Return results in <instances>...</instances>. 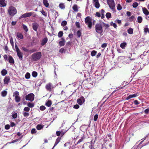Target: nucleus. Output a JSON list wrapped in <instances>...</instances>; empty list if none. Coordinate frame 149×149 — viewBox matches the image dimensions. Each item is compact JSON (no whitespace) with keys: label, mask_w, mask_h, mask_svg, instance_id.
Returning <instances> with one entry per match:
<instances>
[{"label":"nucleus","mask_w":149,"mask_h":149,"mask_svg":"<svg viewBox=\"0 0 149 149\" xmlns=\"http://www.w3.org/2000/svg\"><path fill=\"white\" fill-rule=\"evenodd\" d=\"M42 56L40 52H37L33 54L31 56V59L33 61H38L40 60Z\"/></svg>","instance_id":"f257e3e1"},{"label":"nucleus","mask_w":149,"mask_h":149,"mask_svg":"<svg viewBox=\"0 0 149 149\" xmlns=\"http://www.w3.org/2000/svg\"><path fill=\"white\" fill-rule=\"evenodd\" d=\"M102 25V22L97 23L95 26L96 31L99 34H102L103 32Z\"/></svg>","instance_id":"f03ea898"},{"label":"nucleus","mask_w":149,"mask_h":149,"mask_svg":"<svg viewBox=\"0 0 149 149\" xmlns=\"http://www.w3.org/2000/svg\"><path fill=\"white\" fill-rule=\"evenodd\" d=\"M17 13V10L15 7L12 6L9 7L8 9V13L10 16H14Z\"/></svg>","instance_id":"7ed1b4c3"},{"label":"nucleus","mask_w":149,"mask_h":149,"mask_svg":"<svg viewBox=\"0 0 149 149\" xmlns=\"http://www.w3.org/2000/svg\"><path fill=\"white\" fill-rule=\"evenodd\" d=\"M85 22L86 24L88 25V28L90 29H91L92 23L90 17H87L85 19Z\"/></svg>","instance_id":"20e7f679"},{"label":"nucleus","mask_w":149,"mask_h":149,"mask_svg":"<svg viewBox=\"0 0 149 149\" xmlns=\"http://www.w3.org/2000/svg\"><path fill=\"white\" fill-rule=\"evenodd\" d=\"M107 1L110 8L113 10L115 9V6L114 0H107Z\"/></svg>","instance_id":"39448f33"},{"label":"nucleus","mask_w":149,"mask_h":149,"mask_svg":"<svg viewBox=\"0 0 149 149\" xmlns=\"http://www.w3.org/2000/svg\"><path fill=\"white\" fill-rule=\"evenodd\" d=\"M34 95L32 93H30L26 95L25 97V99L26 100H29L30 101H32L34 100Z\"/></svg>","instance_id":"423d86ee"},{"label":"nucleus","mask_w":149,"mask_h":149,"mask_svg":"<svg viewBox=\"0 0 149 149\" xmlns=\"http://www.w3.org/2000/svg\"><path fill=\"white\" fill-rule=\"evenodd\" d=\"M54 87L53 86L51 83L47 84L45 86L46 89L47 91H51Z\"/></svg>","instance_id":"0eeeda50"},{"label":"nucleus","mask_w":149,"mask_h":149,"mask_svg":"<svg viewBox=\"0 0 149 149\" xmlns=\"http://www.w3.org/2000/svg\"><path fill=\"white\" fill-rule=\"evenodd\" d=\"M33 14L32 12H29L24 14L22 15L21 16L19 17V19H21L23 18H26L29 17L31 16Z\"/></svg>","instance_id":"6e6552de"},{"label":"nucleus","mask_w":149,"mask_h":149,"mask_svg":"<svg viewBox=\"0 0 149 149\" xmlns=\"http://www.w3.org/2000/svg\"><path fill=\"white\" fill-rule=\"evenodd\" d=\"M85 101V98L83 96L81 97L79 99L77 100V102L80 105L82 104Z\"/></svg>","instance_id":"1a4fd4ad"},{"label":"nucleus","mask_w":149,"mask_h":149,"mask_svg":"<svg viewBox=\"0 0 149 149\" xmlns=\"http://www.w3.org/2000/svg\"><path fill=\"white\" fill-rule=\"evenodd\" d=\"M139 95V93H138L136 94L129 95L126 98V100H128L132 98L136 97L137 96H138Z\"/></svg>","instance_id":"9d476101"},{"label":"nucleus","mask_w":149,"mask_h":149,"mask_svg":"<svg viewBox=\"0 0 149 149\" xmlns=\"http://www.w3.org/2000/svg\"><path fill=\"white\" fill-rule=\"evenodd\" d=\"M32 28L33 30L35 31H37L38 30V27L39 26V24L37 23H33L32 24Z\"/></svg>","instance_id":"9b49d317"},{"label":"nucleus","mask_w":149,"mask_h":149,"mask_svg":"<svg viewBox=\"0 0 149 149\" xmlns=\"http://www.w3.org/2000/svg\"><path fill=\"white\" fill-rule=\"evenodd\" d=\"M93 2L95 7L97 8H99L100 6L98 2V0H93Z\"/></svg>","instance_id":"f8f14e48"},{"label":"nucleus","mask_w":149,"mask_h":149,"mask_svg":"<svg viewBox=\"0 0 149 149\" xmlns=\"http://www.w3.org/2000/svg\"><path fill=\"white\" fill-rule=\"evenodd\" d=\"M10 78L9 76H6L5 77L4 79V84H8V83L10 82Z\"/></svg>","instance_id":"ddd939ff"},{"label":"nucleus","mask_w":149,"mask_h":149,"mask_svg":"<svg viewBox=\"0 0 149 149\" xmlns=\"http://www.w3.org/2000/svg\"><path fill=\"white\" fill-rule=\"evenodd\" d=\"M142 10L144 14L146 15H149V12L146 8H143Z\"/></svg>","instance_id":"4468645a"},{"label":"nucleus","mask_w":149,"mask_h":149,"mask_svg":"<svg viewBox=\"0 0 149 149\" xmlns=\"http://www.w3.org/2000/svg\"><path fill=\"white\" fill-rule=\"evenodd\" d=\"M17 37L20 39H23L24 38L23 35L20 32H18L16 34Z\"/></svg>","instance_id":"2eb2a0df"},{"label":"nucleus","mask_w":149,"mask_h":149,"mask_svg":"<svg viewBox=\"0 0 149 149\" xmlns=\"http://www.w3.org/2000/svg\"><path fill=\"white\" fill-rule=\"evenodd\" d=\"M48 41V39L47 38H45L43 39L42 40L41 45L42 46H43Z\"/></svg>","instance_id":"dca6fc26"},{"label":"nucleus","mask_w":149,"mask_h":149,"mask_svg":"<svg viewBox=\"0 0 149 149\" xmlns=\"http://www.w3.org/2000/svg\"><path fill=\"white\" fill-rule=\"evenodd\" d=\"M5 1V0H0V6L1 7H4L6 6V4Z\"/></svg>","instance_id":"f3484780"},{"label":"nucleus","mask_w":149,"mask_h":149,"mask_svg":"<svg viewBox=\"0 0 149 149\" xmlns=\"http://www.w3.org/2000/svg\"><path fill=\"white\" fill-rule=\"evenodd\" d=\"M44 5L47 8L49 6V3L48 0H43Z\"/></svg>","instance_id":"a211bd4d"},{"label":"nucleus","mask_w":149,"mask_h":149,"mask_svg":"<svg viewBox=\"0 0 149 149\" xmlns=\"http://www.w3.org/2000/svg\"><path fill=\"white\" fill-rule=\"evenodd\" d=\"M9 62L10 63H14V61L12 56H10L8 57Z\"/></svg>","instance_id":"6ab92c4d"},{"label":"nucleus","mask_w":149,"mask_h":149,"mask_svg":"<svg viewBox=\"0 0 149 149\" xmlns=\"http://www.w3.org/2000/svg\"><path fill=\"white\" fill-rule=\"evenodd\" d=\"M7 92L5 90H4L2 91L1 95L2 96L5 97L7 95Z\"/></svg>","instance_id":"aec40b11"},{"label":"nucleus","mask_w":149,"mask_h":149,"mask_svg":"<svg viewBox=\"0 0 149 149\" xmlns=\"http://www.w3.org/2000/svg\"><path fill=\"white\" fill-rule=\"evenodd\" d=\"M61 140V138L59 137H58V138L56 139L55 143L54 144V146L53 147V148L56 146L59 142H60Z\"/></svg>","instance_id":"412c9836"},{"label":"nucleus","mask_w":149,"mask_h":149,"mask_svg":"<svg viewBox=\"0 0 149 149\" xmlns=\"http://www.w3.org/2000/svg\"><path fill=\"white\" fill-rule=\"evenodd\" d=\"M17 55L18 56L19 59L22 60V59L23 56L22 54L20 51L19 52H18L17 53Z\"/></svg>","instance_id":"4be33fe9"},{"label":"nucleus","mask_w":149,"mask_h":149,"mask_svg":"<svg viewBox=\"0 0 149 149\" xmlns=\"http://www.w3.org/2000/svg\"><path fill=\"white\" fill-rule=\"evenodd\" d=\"M62 41H61L59 42V45L61 46H64L65 43V41L64 39L62 38Z\"/></svg>","instance_id":"5701e85b"},{"label":"nucleus","mask_w":149,"mask_h":149,"mask_svg":"<svg viewBox=\"0 0 149 149\" xmlns=\"http://www.w3.org/2000/svg\"><path fill=\"white\" fill-rule=\"evenodd\" d=\"M44 126V125L40 124L36 126V128L38 130H40L41 129H42Z\"/></svg>","instance_id":"b1692460"},{"label":"nucleus","mask_w":149,"mask_h":149,"mask_svg":"<svg viewBox=\"0 0 149 149\" xmlns=\"http://www.w3.org/2000/svg\"><path fill=\"white\" fill-rule=\"evenodd\" d=\"M127 46V43L126 42H123L121 43L120 45V47L123 49H124Z\"/></svg>","instance_id":"393cba45"},{"label":"nucleus","mask_w":149,"mask_h":149,"mask_svg":"<svg viewBox=\"0 0 149 149\" xmlns=\"http://www.w3.org/2000/svg\"><path fill=\"white\" fill-rule=\"evenodd\" d=\"M7 73V70L4 69H3L1 71V74L3 76H5Z\"/></svg>","instance_id":"a878e982"},{"label":"nucleus","mask_w":149,"mask_h":149,"mask_svg":"<svg viewBox=\"0 0 149 149\" xmlns=\"http://www.w3.org/2000/svg\"><path fill=\"white\" fill-rule=\"evenodd\" d=\"M72 8L73 10L76 12H77L78 11L77 6L76 4H74L73 5Z\"/></svg>","instance_id":"bb28decb"},{"label":"nucleus","mask_w":149,"mask_h":149,"mask_svg":"<svg viewBox=\"0 0 149 149\" xmlns=\"http://www.w3.org/2000/svg\"><path fill=\"white\" fill-rule=\"evenodd\" d=\"M144 32L146 34L148 32L149 29L148 28V25H146L144 27Z\"/></svg>","instance_id":"cd10ccee"},{"label":"nucleus","mask_w":149,"mask_h":149,"mask_svg":"<svg viewBox=\"0 0 149 149\" xmlns=\"http://www.w3.org/2000/svg\"><path fill=\"white\" fill-rule=\"evenodd\" d=\"M52 104V102L51 100H48L46 103V105L48 107H50Z\"/></svg>","instance_id":"c85d7f7f"},{"label":"nucleus","mask_w":149,"mask_h":149,"mask_svg":"<svg viewBox=\"0 0 149 149\" xmlns=\"http://www.w3.org/2000/svg\"><path fill=\"white\" fill-rule=\"evenodd\" d=\"M142 17L139 16L137 17V22L139 23H141L142 21Z\"/></svg>","instance_id":"c756f323"},{"label":"nucleus","mask_w":149,"mask_h":149,"mask_svg":"<svg viewBox=\"0 0 149 149\" xmlns=\"http://www.w3.org/2000/svg\"><path fill=\"white\" fill-rule=\"evenodd\" d=\"M127 32L129 34H131L133 33V29L130 28L129 29L127 30Z\"/></svg>","instance_id":"7c9ffc66"},{"label":"nucleus","mask_w":149,"mask_h":149,"mask_svg":"<svg viewBox=\"0 0 149 149\" xmlns=\"http://www.w3.org/2000/svg\"><path fill=\"white\" fill-rule=\"evenodd\" d=\"M102 26H104L105 29H108L109 27V24H105L103 22H102Z\"/></svg>","instance_id":"2f4dec72"},{"label":"nucleus","mask_w":149,"mask_h":149,"mask_svg":"<svg viewBox=\"0 0 149 149\" xmlns=\"http://www.w3.org/2000/svg\"><path fill=\"white\" fill-rule=\"evenodd\" d=\"M19 95V92L16 91L14 92V93H13V96H15V97H17L19 96L18 95Z\"/></svg>","instance_id":"473e14b6"},{"label":"nucleus","mask_w":149,"mask_h":149,"mask_svg":"<svg viewBox=\"0 0 149 149\" xmlns=\"http://www.w3.org/2000/svg\"><path fill=\"white\" fill-rule=\"evenodd\" d=\"M22 27L23 29L24 30V31L26 32H27L28 31L27 27L24 24H22Z\"/></svg>","instance_id":"72a5a7b5"},{"label":"nucleus","mask_w":149,"mask_h":149,"mask_svg":"<svg viewBox=\"0 0 149 149\" xmlns=\"http://www.w3.org/2000/svg\"><path fill=\"white\" fill-rule=\"evenodd\" d=\"M59 7L61 9H64L65 8V6L64 4L63 3H60L59 5Z\"/></svg>","instance_id":"f704fd0d"},{"label":"nucleus","mask_w":149,"mask_h":149,"mask_svg":"<svg viewBox=\"0 0 149 149\" xmlns=\"http://www.w3.org/2000/svg\"><path fill=\"white\" fill-rule=\"evenodd\" d=\"M15 100L16 102H19L20 100V98L19 96L15 97Z\"/></svg>","instance_id":"c9c22d12"},{"label":"nucleus","mask_w":149,"mask_h":149,"mask_svg":"<svg viewBox=\"0 0 149 149\" xmlns=\"http://www.w3.org/2000/svg\"><path fill=\"white\" fill-rule=\"evenodd\" d=\"M110 24L111 26H113L114 28H116L117 27L116 24L115 23H113V22H111Z\"/></svg>","instance_id":"e433bc0d"},{"label":"nucleus","mask_w":149,"mask_h":149,"mask_svg":"<svg viewBox=\"0 0 149 149\" xmlns=\"http://www.w3.org/2000/svg\"><path fill=\"white\" fill-rule=\"evenodd\" d=\"M138 6V3L137 2L133 3L132 4L133 7L134 8H136Z\"/></svg>","instance_id":"4c0bfd02"},{"label":"nucleus","mask_w":149,"mask_h":149,"mask_svg":"<svg viewBox=\"0 0 149 149\" xmlns=\"http://www.w3.org/2000/svg\"><path fill=\"white\" fill-rule=\"evenodd\" d=\"M32 76L33 77H36L37 76V73L35 71H33L32 72Z\"/></svg>","instance_id":"58836bf2"},{"label":"nucleus","mask_w":149,"mask_h":149,"mask_svg":"<svg viewBox=\"0 0 149 149\" xmlns=\"http://www.w3.org/2000/svg\"><path fill=\"white\" fill-rule=\"evenodd\" d=\"M27 106L30 108H32L34 106V104L30 102L29 103L27 104Z\"/></svg>","instance_id":"ea45409f"},{"label":"nucleus","mask_w":149,"mask_h":149,"mask_svg":"<svg viewBox=\"0 0 149 149\" xmlns=\"http://www.w3.org/2000/svg\"><path fill=\"white\" fill-rule=\"evenodd\" d=\"M63 31H60L58 33V36L59 38H61L63 36Z\"/></svg>","instance_id":"a19ab883"},{"label":"nucleus","mask_w":149,"mask_h":149,"mask_svg":"<svg viewBox=\"0 0 149 149\" xmlns=\"http://www.w3.org/2000/svg\"><path fill=\"white\" fill-rule=\"evenodd\" d=\"M30 74L28 73L27 72L25 74V77L26 79H29L30 78Z\"/></svg>","instance_id":"79ce46f5"},{"label":"nucleus","mask_w":149,"mask_h":149,"mask_svg":"<svg viewBox=\"0 0 149 149\" xmlns=\"http://www.w3.org/2000/svg\"><path fill=\"white\" fill-rule=\"evenodd\" d=\"M97 53V52L95 50L93 51L91 53V55L92 56H94Z\"/></svg>","instance_id":"37998d69"},{"label":"nucleus","mask_w":149,"mask_h":149,"mask_svg":"<svg viewBox=\"0 0 149 149\" xmlns=\"http://www.w3.org/2000/svg\"><path fill=\"white\" fill-rule=\"evenodd\" d=\"M106 17L107 19H109L111 18V14L109 13H106Z\"/></svg>","instance_id":"c03bdc74"},{"label":"nucleus","mask_w":149,"mask_h":149,"mask_svg":"<svg viewBox=\"0 0 149 149\" xmlns=\"http://www.w3.org/2000/svg\"><path fill=\"white\" fill-rule=\"evenodd\" d=\"M22 50H23L24 51L26 52H29V49L26 48L24 47H22Z\"/></svg>","instance_id":"a18cd8bd"},{"label":"nucleus","mask_w":149,"mask_h":149,"mask_svg":"<svg viewBox=\"0 0 149 149\" xmlns=\"http://www.w3.org/2000/svg\"><path fill=\"white\" fill-rule=\"evenodd\" d=\"M23 116L25 117H28L29 116V113L28 112H23Z\"/></svg>","instance_id":"49530a36"},{"label":"nucleus","mask_w":149,"mask_h":149,"mask_svg":"<svg viewBox=\"0 0 149 149\" xmlns=\"http://www.w3.org/2000/svg\"><path fill=\"white\" fill-rule=\"evenodd\" d=\"M17 113H15L12 114V117L15 119L17 117Z\"/></svg>","instance_id":"de8ad7c7"},{"label":"nucleus","mask_w":149,"mask_h":149,"mask_svg":"<svg viewBox=\"0 0 149 149\" xmlns=\"http://www.w3.org/2000/svg\"><path fill=\"white\" fill-rule=\"evenodd\" d=\"M77 35L78 38L80 37L81 35V33L80 31L78 30L77 31Z\"/></svg>","instance_id":"09e8293b"},{"label":"nucleus","mask_w":149,"mask_h":149,"mask_svg":"<svg viewBox=\"0 0 149 149\" xmlns=\"http://www.w3.org/2000/svg\"><path fill=\"white\" fill-rule=\"evenodd\" d=\"M67 22L65 21H62L61 23V25L62 26H64L67 24Z\"/></svg>","instance_id":"8fccbe9b"},{"label":"nucleus","mask_w":149,"mask_h":149,"mask_svg":"<svg viewBox=\"0 0 149 149\" xmlns=\"http://www.w3.org/2000/svg\"><path fill=\"white\" fill-rule=\"evenodd\" d=\"M117 9L118 10H120L122 9V7L120 4H118Z\"/></svg>","instance_id":"3c124183"},{"label":"nucleus","mask_w":149,"mask_h":149,"mask_svg":"<svg viewBox=\"0 0 149 149\" xmlns=\"http://www.w3.org/2000/svg\"><path fill=\"white\" fill-rule=\"evenodd\" d=\"M37 131L36 129L35 128H33L32 129L31 131V133L32 134L36 133Z\"/></svg>","instance_id":"603ef678"},{"label":"nucleus","mask_w":149,"mask_h":149,"mask_svg":"<svg viewBox=\"0 0 149 149\" xmlns=\"http://www.w3.org/2000/svg\"><path fill=\"white\" fill-rule=\"evenodd\" d=\"M98 114H95L94 116V120L95 121H96L97 120V119L98 118Z\"/></svg>","instance_id":"864d4df0"},{"label":"nucleus","mask_w":149,"mask_h":149,"mask_svg":"<svg viewBox=\"0 0 149 149\" xmlns=\"http://www.w3.org/2000/svg\"><path fill=\"white\" fill-rule=\"evenodd\" d=\"M24 110L25 111L28 112L30 110V109L28 107H26L24 108Z\"/></svg>","instance_id":"5fc2aeb1"},{"label":"nucleus","mask_w":149,"mask_h":149,"mask_svg":"<svg viewBox=\"0 0 149 149\" xmlns=\"http://www.w3.org/2000/svg\"><path fill=\"white\" fill-rule=\"evenodd\" d=\"M46 107L44 106H41L40 108V109L41 111H44Z\"/></svg>","instance_id":"6e6d98bb"},{"label":"nucleus","mask_w":149,"mask_h":149,"mask_svg":"<svg viewBox=\"0 0 149 149\" xmlns=\"http://www.w3.org/2000/svg\"><path fill=\"white\" fill-rule=\"evenodd\" d=\"M75 25L78 28H79L80 27V23L79 22H75Z\"/></svg>","instance_id":"4d7b16f0"},{"label":"nucleus","mask_w":149,"mask_h":149,"mask_svg":"<svg viewBox=\"0 0 149 149\" xmlns=\"http://www.w3.org/2000/svg\"><path fill=\"white\" fill-rule=\"evenodd\" d=\"M37 51V50L35 49H33L29 50V52L30 53H32L35 52Z\"/></svg>","instance_id":"13d9d810"},{"label":"nucleus","mask_w":149,"mask_h":149,"mask_svg":"<svg viewBox=\"0 0 149 149\" xmlns=\"http://www.w3.org/2000/svg\"><path fill=\"white\" fill-rule=\"evenodd\" d=\"M65 50L63 48L59 50V52L61 53H63V52H65Z\"/></svg>","instance_id":"bf43d9fd"},{"label":"nucleus","mask_w":149,"mask_h":149,"mask_svg":"<svg viewBox=\"0 0 149 149\" xmlns=\"http://www.w3.org/2000/svg\"><path fill=\"white\" fill-rule=\"evenodd\" d=\"M60 131L61 132V135H63L67 131L64 130H61Z\"/></svg>","instance_id":"052dcab7"},{"label":"nucleus","mask_w":149,"mask_h":149,"mask_svg":"<svg viewBox=\"0 0 149 149\" xmlns=\"http://www.w3.org/2000/svg\"><path fill=\"white\" fill-rule=\"evenodd\" d=\"M15 47L17 53L20 51L19 49L16 45H15Z\"/></svg>","instance_id":"680f3d73"},{"label":"nucleus","mask_w":149,"mask_h":149,"mask_svg":"<svg viewBox=\"0 0 149 149\" xmlns=\"http://www.w3.org/2000/svg\"><path fill=\"white\" fill-rule=\"evenodd\" d=\"M10 128V126L9 125H6L5 126V128L6 130H8Z\"/></svg>","instance_id":"e2e57ef3"},{"label":"nucleus","mask_w":149,"mask_h":149,"mask_svg":"<svg viewBox=\"0 0 149 149\" xmlns=\"http://www.w3.org/2000/svg\"><path fill=\"white\" fill-rule=\"evenodd\" d=\"M107 43H104L102 45L101 47L102 48H105V47H107Z\"/></svg>","instance_id":"0e129e2a"},{"label":"nucleus","mask_w":149,"mask_h":149,"mask_svg":"<svg viewBox=\"0 0 149 149\" xmlns=\"http://www.w3.org/2000/svg\"><path fill=\"white\" fill-rule=\"evenodd\" d=\"M135 17L134 16H132L130 17V21H132V20L134 19Z\"/></svg>","instance_id":"69168bd1"},{"label":"nucleus","mask_w":149,"mask_h":149,"mask_svg":"<svg viewBox=\"0 0 149 149\" xmlns=\"http://www.w3.org/2000/svg\"><path fill=\"white\" fill-rule=\"evenodd\" d=\"M134 102L135 105H138L139 104V102L136 100H134Z\"/></svg>","instance_id":"338daca9"},{"label":"nucleus","mask_w":149,"mask_h":149,"mask_svg":"<svg viewBox=\"0 0 149 149\" xmlns=\"http://www.w3.org/2000/svg\"><path fill=\"white\" fill-rule=\"evenodd\" d=\"M145 113L146 114H147L149 112V109H145L144 111Z\"/></svg>","instance_id":"774afa93"}]
</instances>
